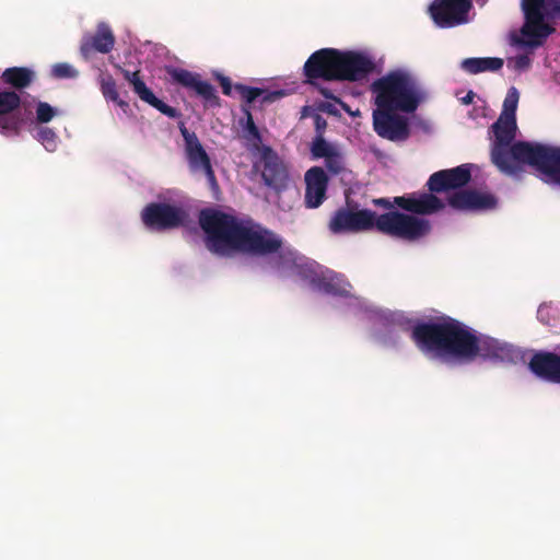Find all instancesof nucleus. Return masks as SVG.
I'll return each mask as SVG.
<instances>
[{"label":"nucleus","instance_id":"nucleus-23","mask_svg":"<svg viewBox=\"0 0 560 560\" xmlns=\"http://www.w3.org/2000/svg\"><path fill=\"white\" fill-rule=\"evenodd\" d=\"M1 79L14 90H23L32 84L35 72L26 67H11L2 72Z\"/></svg>","mask_w":560,"mask_h":560},{"label":"nucleus","instance_id":"nucleus-40","mask_svg":"<svg viewBox=\"0 0 560 560\" xmlns=\"http://www.w3.org/2000/svg\"><path fill=\"white\" fill-rule=\"evenodd\" d=\"M201 172L205 174L209 185L213 188L214 187L217 188L218 182H217V177H215L214 171L212 168V165L208 166L207 168L202 170Z\"/></svg>","mask_w":560,"mask_h":560},{"label":"nucleus","instance_id":"nucleus-35","mask_svg":"<svg viewBox=\"0 0 560 560\" xmlns=\"http://www.w3.org/2000/svg\"><path fill=\"white\" fill-rule=\"evenodd\" d=\"M416 195H405V196H398L394 198V203L401 208L402 210L413 213L415 211V205H416ZM415 217L413 214H411Z\"/></svg>","mask_w":560,"mask_h":560},{"label":"nucleus","instance_id":"nucleus-34","mask_svg":"<svg viewBox=\"0 0 560 560\" xmlns=\"http://www.w3.org/2000/svg\"><path fill=\"white\" fill-rule=\"evenodd\" d=\"M326 167L334 174H338L343 168L341 154L336 150L328 158H325Z\"/></svg>","mask_w":560,"mask_h":560},{"label":"nucleus","instance_id":"nucleus-20","mask_svg":"<svg viewBox=\"0 0 560 560\" xmlns=\"http://www.w3.org/2000/svg\"><path fill=\"white\" fill-rule=\"evenodd\" d=\"M179 130L185 141V152L190 171L201 172L212 165L211 160L197 135L195 132H190L184 124L180 125Z\"/></svg>","mask_w":560,"mask_h":560},{"label":"nucleus","instance_id":"nucleus-22","mask_svg":"<svg viewBox=\"0 0 560 560\" xmlns=\"http://www.w3.org/2000/svg\"><path fill=\"white\" fill-rule=\"evenodd\" d=\"M529 369L537 376L560 383V355L552 352H538L533 355Z\"/></svg>","mask_w":560,"mask_h":560},{"label":"nucleus","instance_id":"nucleus-19","mask_svg":"<svg viewBox=\"0 0 560 560\" xmlns=\"http://www.w3.org/2000/svg\"><path fill=\"white\" fill-rule=\"evenodd\" d=\"M114 44L115 37L110 27L105 23H100L95 34L85 35L82 38L80 52L83 58L89 59L94 52H109Z\"/></svg>","mask_w":560,"mask_h":560},{"label":"nucleus","instance_id":"nucleus-30","mask_svg":"<svg viewBox=\"0 0 560 560\" xmlns=\"http://www.w3.org/2000/svg\"><path fill=\"white\" fill-rule=\"evenodd\" d=\"M336 148L328 143L322 135H317L311 145L312 155L316 159L328 158Z\"/></svg>","mask_w":560,"mask_h":560},{"label":"nucleus","instance_id":"nucleus-42","mask_svg":"<svg viewBox=\"0 0 560 560\" xmlns=\"http://www.w3.org/2000/svg\"><path fill=\"white\" fill-rule=\"evenodd\" d=\"M474 97H475V93L472 91H469L466 96H464L462 98V103L465 104V105H469L472 103L474 101Z\"/></svg>","mask_w":560,"mask_h":560},{"label":"nucleus","instance_id":"nucleus-36","mask_svg":"<svg viewBox=\"0 0 560 560\" xmlns=\"http://www.w3.org/2000/svg\"><path fill=\"white\" fill-rule=\"evenodd\" d=\"M284 95L282 90L268 91L262 89V94L259 96V101L261 104L273 103L277 100L281 98Z\"/></svg>","mask_w":560,"mask_h":560},{"label":"nucleus","instance_id":"nucleus-15","mask_svg":"<svg viewBox=\"0 0 560 560\" xmlns=\"http://www.w3.org/2000/svg\"><path fill=\"white\" fill-rule=\"evenodd\" d=\"M21 96L13 90L0 91V132L18 135L23 125Z\"/></svg>","mask_w":560,"mask_h":560},{"label":"nucleus","instance_id":"nucleus-8","mask_svg":"<svg viewBox=\"0 0 560 560\" xmlns=\"http://www.w3.org/2000/svg\"><path fill=\"white\" fill-rule=\"evenodd\" d=\"M188 219L187 210L166 202H151L141 212L143 224L155 231L177 229L185 225Z\"/></svg>","mask_w":560,"mask_h":560},{"label":"nucleus","instance_id":"nucleus-4","mask_svg":"<svg viewBox=\"0 0 560 560\" xmlns=\"http://www.w3.org/2000/svg\"><path fill=\"white\" fill-rule=\"evenodd\" d=\"M334 234L359 233L371 230L408 242L418 241L431 232L429 220L400 211H388L380 215L370 209L351 207L336 210L328 223Z\"/></svg>","mask_w":560,"mask_h":560},{"label":"nucleus","instance_id":"nucleus-25","mask_svg":"<svg viewBox=\"0 0 560 560\" xmlns=\"http://www.w3.org/2000/svg\"><path fill=\"white\" fill-rule=\"evenodd\" d=\"M242 113L245 117L243 125L244 138L249 142L250 150L259 151L262 144L261 133L254 121L252 110L248 106H242Z\"/></svg>","mask_w":560,"mask_h":560},{"label":"nucleus","instance_id":"nucleus-32","mask_svg":"<svg viewBox=\"0 0 560 560\" xmlns=\"http://www.w3.org/2000/svg\"><path fill=\"white\" fill-rule=\"evenodd\" d=\"M51 75L57 79H73L79 75V71L67 62H59L52 66Z\"/></svg>","mask_w":560,"mask_h":560},{"label":"nucleus","instance_id":"nucleus-24","mask_svg":"<svg viewBox=\"0 0 560 560\" xmlns=\"http://www.w3.org/2000/svg\"><path fill=\"white\" fill-rule=\"evenodd\" d=\"M503 59L497 57L466 58L462 61L460 68L471 74L485 71H498L503 67Z\"/></svg>","mask_w":560,"mask_h":560},{"label":"nucleus","instance_id":"nucleus-37","mask_svg":"<svg viewBox=\"0 0 560 560\" xmlns=\"http://www.w3.org/2000/svg\"><path fill=\"white\" fill-rule=\"evenodd\" d=\"M217 79L222 88V93L224 95L230 96L232 94V83H231L230 78L222 75V74H218Z\"/></svg>","mask_w":560,"mask_h":560},{"label":"nucleus","instance_id":"nucleus-5","mask_svg":"<svg viewBox=\"0 0 560 560\" xmlns=\"http://www.w3.org/2000/svg\"><path fill=\"white\" fill-rule=\"evenodd\" d=\"M376 107L413 113L425 94L419 80L410 72L397 69L376 79L371 84Z\"/></svg>","mask_w":560,"mask_h":560},{"label":"nucleus","instance_id":"nucleus-18","mask_svg":"<svg viewBox=\"0 0 560 560\" xmlns=\"http://www.w3.org/2000/svg\"><path fill=\"white\" fill-rule=\"evenodd\" d=\"M328 176L322 167L313 166L305 173V206L318 208L326 199Z\"/></svg>","mask_w":560,"mask_h":560},{"label":"nucleus","instance_id":"nucleus-3","mask_svg":"<svg viewBox=\"0 0 560 560\" xmlns=\"http://www.w3.org/2000/svg\"><path fill=\"white\" fill-rule=\"evenodd\" d=\"M494 141L491 161L509 176H518L524 165L544 175L546 182L560 183V147L536 142L516 141V118L499 116L492 125Z\"/></svg>","mask_w":560,"mask_h":560},{"label":"nucleus","instance_id":"nucleus-12","mask_svg":"<svg viewBox=\"0 0 560 560\" xmlns=\"http://www.w3.org/2000/svg\"><path fill=\"white\" fill-rule=\"evenodd\" d=\"M374 68L375 63L369 56L339 50L338 81H361L372 73Z\"/></svg>","mask_w":560,"mask_h":560},{"label":"nucleus","instance_id":"nucleus-14","mask_svg":"<svg viewBox=\"0 0 560 560\" xmlns=\"http://www.w3.org/2000/svg\"><path fill=\"white\" fill-rule=\"evenodd\" d=\"M471 179V164L441 170L433 173L427 183L431 192H443L466 186Z\"/></svg>","mask_w":560,"mask_h":560},{"label":"nucleus","instance_id":"nucleus-26","mask_svg":"<svg viewBox=\"0 0 560 560\" xmlns=\"http://www.w3.org/2000/svg\"><path fill=\"white\" fill-rule=\"evenodd\" d=\"M444 209V202L432 192H423L416 197L413 214H433Z\"/></svg>","mask_w":560,"mask_h":560},{"label":"nucleus","instance_id":"nucleus-10","mask_svg":"<svg viewBox=\"0 0 560 560\" xmlns=\"http://www.w3.org/2000/svg\"><path fill=\"white\" fill-rule=\"evenodd\" d=\"M472 7V0H433L429 14L436 26L450 28L466 24Z\"/></svg>","mask_w":560,"mask_h":560},{"label":"nucleus","instance_id":"nucleus-7","mask_svg":"<svg viewBox=\"0 0 560 560\" xmlns=\"http://www.w3.org/2000/svg\"><path fill=\"white\" fill-rule=\"evenodd\" d=\"M339 50L335 48H322L313 52L303 67L306 82L314 86L318 93L327 100L340 102L328 88L318 83L323 81H338Z\"/></svg>","mask_w":560,"mask_h":560},{"label":"nucleus","instance_id":"nucleus-17","mask_svg":"<svg viewBox=\"0 0 560 560\" xmlns=\"http://www.w3.org/2000/svg\"><path fill=\"white\" fill-rule=\"evenodd\" d=\"M447 202L456 210H491L498 205L494 195L474 189L455 191L448 196Z\"/></svg>","mask_w":560,"mask_h":560},{"label":"nucleus","instance_id":"nucleus-21","mask_svg":"<svg viewBox=\"0 0 560 560\" xmlns=\"http://www.w3.org/2000/svg\"><path fill=\"white\" fill-rule=\"evenodd\" d=\"M308 282L318 291L327 294L346 296L349 293V283L345 282L337 273L330 270L314 271L308 270L305 273Z\"/></svg>","mask_w":560,"mask_h":560},{"label":"nucleus","instance_id":"nucleus-16","mask_svg":"<svg viewBox=\"0 0 560 560\" xmlns=\"http://www.w3.org/2000/svg\"><path fill=\"white\" fill-rule=\"evenodd\" d=\"M121 73L124 79L131 85L133 93L142 102L149 104L170 118H178L180 116V113L175 107L167 105L154 95L142 80L140 70L129 71L121 69Z\"/></svg>","mask_w":560,"mask_h":560},{"label":"nucleus","instance_id":"nucleus-6","mask_svg":"<svg viewBox=\"0 0 560 560\" xmlns=\"http://www.w3.org/2000/svg\"><path fill=\"white\" fill-rule=\"evenodd\" d=\"M521 7L524 24L515 44L532 49L542 46L556 31L550 22L560 20V0H522Z\"/></svg>","mask_w":560,"mask_h":560},{"label":"nucleus","instance_id":"nucleus-11","mask_svg":"<svg viewBox=\"0 0 560 560\" xmlns=\"http://www.w3.org/2000/svg\"><path fill=\"white\" fill-rule=\"evenodd\" d=\"M396 112V109L376 107L372 115L373 128L381 138L399 142L409 138L410 128L407 118Z\"/></svg>","mask_w":560,"mask_h":560},{"label":"nucleus","instance_id":"nucleus-9","mask_svg":"<svg viewBox=\"0 0 560 560\" xmlns=\"http://www.w3.org/2000/svg\"><path fill=\"white\" fill-rule=\"evenodd\" d=\"M254 168L260 173L264 184L279 192L287 188L289 171L279 154L269 145H262Z\"/></svg>","mask_w":560,"mask_h":560},{"label":"nucleus","instance_id":"nucleus-27","mask_svg":"<svg viewBox=\"0 0 560 560\" xmlns=\"http://www.w3.org/2000/svg\"><path fill=\"white\" fill-rule=\"evenodd\" d=\"M101 92L106 101L117 104L121 108L128 107V103L120 98L117 84L109 73H102L98 79Z\"/></svg>","mask_w":560,"mask_h":560},{"label":"nucleus","instance_id":"nucleus-41","mask_svg":"<svg viewBox=\"0 0 560 560\" xmlns=\"http://www.w3.org/2000/svg\"><path fill=\"white\" fill-rule=\"evenodd\" d=\"M373 203L375 206H378V207H383L385 209H388L389 211H393L392 209L394 208V206H396L394 203V201H390L388 198H377V199H373Z\"/></svg>","mask_w":560,"mask_h":560},{"label":"nucleus","instance_id":"nucleus-2","mask_svg":"<svg viewBox=\"0 0 560 560\" xmlns=\"http://www.w3.org/2000/svg\"><path fill=\"white\" fill-rule=\"evenodd\" d=\"M411 339L420 351L438 357L467 361L481 357L503 363H515L521 358L520 350L512 345L488 336L477 337L470 328L450 316L417 323Z\"/></svg>","mask_w":560,"mask_h":560},{"label":"nucleus","instance_id":"nucleus-33","mask_svg":"<svg viewBox=\"0 0 560 560\" xmlns=\"http://www.w3.org/2000/svg\"><path fill=\"white\" fill-rule=\"evenodd\" d=\"M56 109L46 102H38L36 106V120L39 124H47L56 116Z\"/></svg>","mask_w":560,"mask_h":560},{"label":"nucleus","instance_id":"nucleus-1","mask_svg":"<svg viewBox=\"0 0 560 560\" xmlns=\"http://www.w3.org/2000/svg\"><path fill=\"white\" fill-rule=\"evenodd\" d=\"M198 221L205 233L206 247L212 254L222 257L234 254L271 257L268 265L275 270L285 269L292 262L291 254L282 250V237L259 224L211 208L202 209Z\"/></svg>","mask_w":560,"mask_h":560},{"label":"nucleus","instance_id":"nucleus-39","mask_svg":"<svg viewBox=\"0 0 560 560\" xmlns=\"http://www.w3.org/2000/svg\"><path fill=\"white\" fill-rule=\"evenodd\" d=\"M314 125H315V129H316L317 135H322L323 136V132H324V130L327 127L326 119L322 115L316 114L314 116Z\"/></svg>","mask_w":560,"mask_h":560},{"label":"nucleus","instance_id":"nucleus-38","mask_svg":"<svg viewBox=\"0 0 560 560\" xmlns=\"http://www.w3.org/2000/svg\"><path fill=\"white\" fill-rule=\"evenodd\" d=\"M530 66V58L527 55H518L514 58V67L517 70H525Z\"/></svg>","mask_w":560,"mask_h":560},{"label":"nucleus","instance_id":"nucleus-31","mask_svg":"<svg viewBox=\"0 0 560 560\" xmlns=\"http://www.w3.org/2000/svg\"><path fill=\"white\" fill-rule=\"evenodd\" d=\"M37 140L42 142L47 151L54 152L57 149V135L48 127H40L37 130Z\"/></svg>","mask_w":560,"mask_h":560},{"label":"nucleus","instance_id":"nucleus-29","mask_svg":"<svg viewBox=\"0 0 560 560\" xmlns=\"http://www.w3.org/2000/svg\"><path fill=\"white\" fill-rule=\"evenodd\" d=\"M235 91L241 95L242 100L244 101V104L242 106H248L250 108V105L256 102L259 96L262 94V89L260 88H254L248 86L242 83L234 84Z\"/></svg>","mask_w":560,"mask_h":560},{"label":"nucleus","instance_id":"nucleus-28","mask_svg":"<svg viewBox=\"0 0 560 560\" xmlns=\"http://www.w3.org/2000/svg\"><path fill=\"white\" fill-rule=\"evenodd\" d=\"M520 100V93L515 86H511L503 102V109L500 116L516 118V109Z\"/></svg>","mask_w":560,"mask_h":560},{"label":"nucleus","instance_id":"nucleus-13","mask_svg":"<svg viewBox=\"0 0 560 560\" xmlns=\"http://www.w3.org/2000/svg\"><path fill=\"white\" fill-rule=\"evenodd\" d=\"M168 73L174 82L195 91V93L203 100L206 107L221 106L220 97L214 86L208 81L201 80L198 73L178 68L170 70Z\"/></svg>","mask_w":560,"mask_h":560}]
</instances>
